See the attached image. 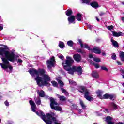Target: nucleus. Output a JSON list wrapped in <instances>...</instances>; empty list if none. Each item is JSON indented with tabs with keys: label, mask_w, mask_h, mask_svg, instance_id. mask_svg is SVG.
Wrapping results in <instances>:
<instances>
[{
	"label": "nucleus",
	"mask_w": 124,
	"mask_h": 124,
	"mask_svg": "<svg viewBox=\"0 0 124 124\" xmlns=\"http://www.w3.org/2000/svg\"><path fill=\"white\" fill-rule=\"evenodd\" d=\"M111 58L112 60H116L117 59V56H116V54L113 53L112 54Z\"/></svg>",
	"instance_id": "obj_35"
},
{
	"label": "nucleus",
	"mask_w": 124,
	"mask_h": 124,
	"mask_svg": "<svg viewBox=\"0 0 124 124\" xmlns=\"http://www.w3.org/2000/svg\"><path fill=\"white\" fill-rule=\"evenodd\" d=\"M111 108H113V110H117L118 109V106L114 102H112L110 104Z\"/></svg>",
	"instance_id": "obj_21"
},
{
	"label": "nucleus",
	"mask_w": 124,
	"mask_h": 124,
	"mask_svg": "<svg viewBox=\"0 0 124 124\" xmlns=\"http://www.w3.org/2000/svg\"><path fill=\"white\" fill-rule=\"evenodd\" d=\"M122 20L123 22H124V17H123L122 18Z\"/></svg>",
	"instance_id": "obj_52"
},
{
	"label": "nucleus",
	"mask_w": 124,
	"mask_h": 124,
	"mask_svg": "<svg viewBox=\"0 0 124 124\" xmlns=\"http://www.w3.org/2000/svg\"><path fill=\"white\" fill-rule=\"evenodd\" d=\"M78 112L80 114H81L82 113V112H83V110H82V109H79V110H78Z\"/></svg>",
	"instance_id": "obj_50"
},
{
	"label": "nucleus",
	"mask_w": 124,
	"mask_h": 124,
	"mask_svg": "<svg viewBox=\"0 0 124 124\" xmlns=\"http://www.w3.org/2000/svg\"><path fill=\"white\" fill-rule=\"evenodd\" d=\"M78 53H81V54H83L84 53V51H82V49H79L78 50Z\"/></svg>",
	"instance_id": "obj_42"
},
{
	"label": "nucleus",
	"mask_w": 124,
	"mask_h": 124,
	"mask_svg": "<svg viewBox=\"0 0 124 124\" xmlns=\"http://www.w3.org/2000/svg\"><path fill=\"white\" fill-rule=\"evenodd\" d=\"M101 69H102V70H105V71H107V72L109 71V70L108 69V68H106L105 66H101Z\"/></svg>",
	"instance_id": "obj_33"
},
{
	"label": "nucleus",
	"mask_w": 124,
	"mask_h": 124,
	"mask_svg": "<svg viewBox=\"0 0 124 124\" xmlns=\"http://www.w3.org/2000/svg\"><path fill=\"white\" fill-rule=\"evenodd\" d=\"M117 63L118 65H122V63H121V62L117 61Z\"/></svg>",
	"instance_id": "obj_45"
},
{
	"label": "nucleus",
	"mask_w": 124,
	"mask_h": 124,
	"mask_svg": "<svg viewBox=\"0 0 124 124\" xmlns=\"http://www.w3.org/2000/svg\"><path fill=\"white\" fill-rule=\"evenodd\" d=\"M96 116H101V115H102V114L101 113H99L98 112H96Z\"/></svg>",
	"instance_id": "obj_47"
},
{
	"label": "nucleus",
	"mask_w": 124,
	"mask_h": 124,
	"mask_svg": "<svg viewBox=\"0 0 124 124\" xmlns=\"http://www.w3.org/2000/svg\"><path fill=\"white\" fill-rule=\"evenodd\" d=\"M78 41L80 44V46L81 48H85V49H87V50H90V46L86 44H84L83 45V43H82V40L79 39Z\"/></svg>",
	"instance_id": "obj_13"
},
{
	"label": "nucleus",
	"mask_w": 124,
	"mask_h": 124,
	"mask_svg": "<svg viewBox=\"0 0 124 124\" xmlns=\"http://www.w3.org/2000/svg\"><path fill=\"white\" fill-rule=\"evenodd\" d=\"M105 111L107 113H109V110L107 108L105 109Z\"/></svg>",
	"instance_id": "obj_48"
},
{
	"label": "nucleus",
	"mask_w": 124,
	"mask_h": 124,
	"mask_svg": "<svg viewBox=\"0 0 124 124\" xmlns=\"http://www.w3.org/2000/svg\"><path fill=\"white\" fill-rule=\"evenodd\" d=\"M37 93L39 94L40 97H44V96H45V94L44 93V91H43V90H41L40 91L39 90H37Z\"/></svg>",
	"instance_id": "obj_17"
},
{
	"label": "nucleus",
	"mask_w": 124,
	"mask_h": 124,
	"mask_svg": "<svg viewBox=\"0 0 124 124\" xmlns=\"http://www.w3.org/2000/svg\"><path fill=\"white\" fill-rule=\"evenodd\" d=\"M92 76L93 78L97 79L99 76H98V73L96 71H93L92 72Z\"/></svg>",
	"instance_id": "obj_20"
},
{
	"label": "nucleus",
	"mask_w": 124,
	"mask_h": 124,
	"mask_svg": "<svg viewBox=\"0 0 124 124\" xmlns=\"http://www.w3.org/2000/svg\"><path fill=\"white\" fill-rule=\"evenodd\" d=\"M1 98H2V97H1V96H0V99H1Z\"/></svg>",
	"instance_id": "obj_53"
},
{
	"label": "nucleus",
	"mask_w": 124,
	"mask_h": 124,
	"mask_svg": "<svg viewBox=\"0 0 124 124\" xmlns=\"http://www.w3.org/2000/svg\"><path fill=\"white\" fill-rule=\"evenodd\" d=\"M50 107L53 110H55V111H59V112H62V108L60 106H59V103L56 101L55 99L51 97L50 98Z\"/></svg>",
	"instance_id": "obj_6"
},
{
	"label": "nucleus",
	"mask_w": 124,
	"mask_h": 124,
	"mask_svg": "<svg viewBox=\"0 0 124 124\" xmlns=\"http://www.w3.org/2000/svg\"><path fill=\"white\" fill-rule=\"evenodd\" d=\"M89 51H91L93 53H95V54H100V53H101L100 49L97 47H95L93 49L90 47V50H89Z\"/></svg>",
	"instance_id": "obj_10"
},
{
	"label": "nucleus",
	"mask_w": 124,
	"mask_h": 124,
	"mask_svg": "<svg viewBox=\"0 0 124 124\" xmlns=\"http://www.w3.org/2000/svg\"><path fill=\"white\" fill-rule=\"evenodd\" d=\"M0 58L2 61V63H0L1 67L7 72L12 70V66L9 64V61L14 62L15 61V53L11 50H6L5 48L0 49Z\"/></svg>",
	"instance_id": "obj_2"
},
{
	"label": "nucleus",
	"mask_w": 124,
	"mask_h": 124,
	"mask_svg": "<svg viewBox=\"0 0 124 124\" xmlns=\"http://www.w3.org/2000/svg\"><path fill=\"white\" fill-rule=\"evenodd\" d=\"M69 82L70 85H72L73 86H76V85H77V83H76V82H75V81L73 80L69 79Z\"/></svg>",
	"instance_id": "obj_28"
},
{
	"label": "nucleus",
	"mask_w": 124,
	"mask_h": 124,
	"mask_svg": "<svg viewBox=\"0 0 124 124\" xmlns=\"http://www.w3.org/2000/svg\"><path fill=\"white\" fill-rule=\"evenodd\" d=\"M73 62H74V60H73L72 57L70 56H67L66 60L65 61V63H62V65L64 69L68 71V73H69V74L73 75L74 72H78V75H81L83 73L82 67L75 66L71 67Z\"/></svg>",
	"instance_id": "obj_4"
},
{
	"label": "nucleus",
	"mask_w": 124,
	"mask_h": 124,
	"mask_svg": "<svg viewBox=\"0 0 124 124\" xmlns=\"http://www.w3.org/2000/svg\"><path fill=\"white\" fill-rule=\"evenodd\" d=\"M57 82H58V83L60 84V89L62 93H64L65 95H68L69 94L68 93V92L66 91V90L63 88H62V87L64 86L63 82L60 79H57Z\"/></svg>",
	"instance_id": "obj_8"
},
{
	"label": "nucleus",
	"mask_w": 124,
	"mask_h": 124,
	"mask_svg": "<svg viewBox=\"0 0 124 124\" xmlns=\"http://www.w3.org/2000/svg\"><path fill=\"white\" fill-rule=\"evenodd\" d=\"M111 42H112L114 47H115V48H118V47H119V44H118V42L115 41L113 38H111Z\"/></svg>",
	"instance_id": "obj_16"
},
{
	"label": "nucleus",
	"mask_w": 124,
	"mask_h": 124,
	"mask_svg": "<svg viewBox=\"0 0 124 124\" xmlns=\"http://www.w3.org/2000/svg\"><path fill=\"white\" fill-rule=\"evenodd\" d=\"M0 123H1V119H0Z\"/></svg>",
	"instance_id": "obj_54"
},
{
	"label": "nucleus",
	"mask_w": 124,
	"mask_h": 124,
	"mask_svg": "<svg viewBox=\"0 0 124 124\" xmlns=\"http://www.w3.org/2000/svg\"><path fill=\"white\" fill-rule=\"evenodd\" d=\"M78 90L81 93H84V97L88 100L89 101H93V98L90 96V91L87 89L85 87L83 86H78Z\"/></svg>",
	"instance_id": "obj_5"
},
{
	"label": "nucleus",
	"mask_w": 124,
	"mask_h": 124,
	"mask_svg": "<svg viewBox=\"0 0 124 124\" xmlns=\"http://www.w3.org/2000/svg\"><path fill=\"white\" fill-rule=\"evenodd\" d=\"M91 63H92V64H93V65H94V67H95V68H99V65H98V64H95L93 62H91Z\"/></svg>",
	"instance_id": "obj_36"
},
{
	"label": "nucleus",
	"mask_w": 124,
	"mask_h": 124,
	"mask_svg": "<svg viewBox=\"0 0 124 124\" xmlns=\"http://www.w3.org/2000/svg\"><path fill=\"white\" fill-rule=\"evenodd\" d=\"M123 93H124V90H123Z\"/></svg>",
	"instance_id": "obj_57"
},
{
	"label": "nucleus",
	"mask_w": 124,
	"mask_h": 124,
	"mask_svg": "<svg viewBox=\"0 0 124 124\" xmlns=\"http://www.w3.org/2000/svg\"><path fill=\"white\" fill-rule=\"evenodd\" d=\"M67 16H70L72 14V10L71 9H68L65 12Z\"/></svg>",
	"instance_id": "obj_26"
},
{
	"label": "nucleus",
	"mask_w": 124,
	"mask_h": 124,
	"mask_svg": "<svg viewBox=\"0 0 124 124\" xmlns=\"http://www.w3.org/2000/svg\"><path fill=\"white\" fill-rule=\"evenodd\" d=\"M18 63H23V60L21 59H18L17 60Z\"/></svg>",
	"instance_id": "obj_39"
},
{
	"label": "nucleus",
	"mask_w": 124,
	"mask_h": 124,
	"mask_svg": "<svg viewBox=\"0 0 124 124\" xmlns=\"http://www.w3.org/2000/svg\"><path fill=\"white\" fill-rule=\"evenodd\" d=\"M90 5L94 8L98 7V4L96 2H93L90 4Z\"/></svg>",
	"instance_id": "obj_22"
},
{
	"label": "nucleus",
	"mask_w": 124,
	"mask_h": 124,
	"mask_svg": "<svg viewBox=\"0 0 124 124\" xmlns=\"http://www.w3.org/2000/svg\"><path fill=\"white\" fill-rule=\"evenodd\" d=\"M80 105H81L82 109L84 110H86V105H85V104H84V102L82 100H80Z\"/></svg>",
	"instance_id": "obj_25"
},
{
	"label": "nucleus",
	"mask_w": 124,
	"mask_h": 124,
	"mask_svg": "<svg viewBox=\"0 0 124 124\" xmlns=\"http://www.w3.org/2000/svg\"><path fill=\"white\" fill-rule=\"evenodd\" d=\"M74 60L76 61V62H81V60H82V56L80 54H74L73 56Z\"/></svg>",
	"instance_id": "obj_11"
},
{
	"label": "nucleus",
	"mask_w": 124,
	"mask_h": 124,
	"mask_svg": "<svg viewBox=\"0 0 124 124\" xmlns=\"http://www.w3.org/2000/svg\"><path fill=\"white\" fill-rule=\"evenodd\" d=\"M102 55L104 57H106V53H105V51L102 52Z\"/></svg>",
	"instance_id": "obj_44"
},
{
	"label": "nucleus",
	"mask_w": 124,
	"mask_h": 124,
	"mask_svg": "<svg viewBox=\"0 0 124 124\" xmlns=\"http://www.w3.org/2000/svg\"><path fill=\"white\" fill-rule=\"evenodd\" d=\"M58 58H59V59H61V60H63V59H64V57L62 54H59L58 55Z\"/></svg>",
	"instance_id": "obj_37"
},
{
	"label": "nucleus",
	"mask_w": 124,
	"mask_h": 124,
	"mask_svg": "<svg viewBox=\"0 0 124 124\" xmlns=\"http://www.w3.org/2000/svg\"><path fill=\"white\" fill-rule=\"evenodd\" d=\"M83 3H86V4H90L91 0H81Z\"/></svg>",
	"instance_id": "obj_30"
},
{
	"label": "nucleus",
	"mask_w": 124,
	"mask_h": 124,
	"mask_svg": "<svg viewBox=\"0 0 124 124\" xmlns=\"http://www.w3.org/2000/svg\"><path fill=\"white\" fill-rule=\"evenodd\" d=\"M47 64V68L48 69H51V67H54L56 61H55V57H52L50 60L46 62Z\"/></svg>",
	"instance_id": "obj_7"
},
{
	"label": "nucleus",
	"mask_w": 124,
	"mask_h": 124,
	"mask_svg": "<svg viewBox=\"0 0 124 124\" xmlns=\"http://www.w3.org/2000/svg\"><path fill=\"white\" fill-rule=\"evenodd\" d=\"M59 46L60 48H64V43L62 42H60L59 44Z\"/></svg>",
	"instance_id": "obj_29"
},
{
	"label": "nucleus",
	"mask_w": 124,
	"mask_h": 124,
	"mask_svg": "<svg viewBox=\"0 0 124 124\" xmlns=\"http://www.w3.org/2000/svg\"><path fill=\"white\" fill-rule=\"evenodd\" d=\"M108 98H109L111 100H114L115 98H116V95L108 93H106L103 95L102 99H108Z\"/></svg>",
	"instance_id": "obj_9"
},
{
	"label": "nucleus",
	"mask_w": 124,
	"mask_h": 124,
	"mask_svg": "<svg viewBox=\"0 0 124 124\" xmlns=\"http://www.w3.org/2000/svg\"><path fill=\"white\" fill-rule=\"evenodd\" d=\"M2 30H3V25L0 24V30L2 31Z\"/></svg>",
	"instance_id": "obj_41"
},
{
	"label": "nucleus",
	"mask_w": 124,
	"mask_h": 124,
	"mask_svg": "<svg viewBox=\"0 0 124 124\" xmlns=\"http://www.w3.org/2000/svg\"><path fill=\"white\" fill-rule=\"evenodd\" d=\"M111 32H112V34L113 36H115L116 37H119V36H124V34L123 32H116L114 31H111Z\"/></svg>",
	"instance_id": "obj_14"
},
{
	"label": "nucleus",
	"mask_w": 124,
	"mask_h": 124,
	"mask_svg": "<svg viewBox=\"0 0 124 124\" xmlns=\"http://www.w3.org/2000/svg\"><path fill=\"white\" fill-rule=\"evenodd\" d=\"M112 120L113 118L110 116H108L106 118V122H107V124H114V123L112 122Z\"/></svg>",
	"instance_id": "obj_15"
},
{
	"label": "nucleus",
	"mask_w": 124,
	"mask_h": 124,
	"mask_svg": "<svg viewBox=\"0 0 124 124\" xmlns=\"http://www.w3.org/2000/svg\"><path fill=\"white\" fill-rule=\"evenodd\" d=\"M119 56L121 61L124 62V52L122 51H120L119 53Z\"/></svg>",
	"instance_id": "obj_24"
},
{
	"label": "nucleus",
	"mask_w": 124,
	"mask_h": 124,
	"mask_svg": "<svg viewBox=\"0 0 124 124\" xmlns=\"http://www.w3.org/2000/svg\"><path fill=\"white\" fill-rule=\"evenodd\" d=\"M105 13L102 12H101L100 13H99V15L100 16H102L103 15H104Z\"/></svg>",
	"instance_id": "obj_46"
},
{
	"label": "nucleus",
	"mask_w": 124,
	"mask_h": 124,
	"mask_svg": "<svg viewBox=\"0 0 124 124\" xmlns=\"http://www.w3.org/2000/svg\"><path fill=\"white\" fill-rule=\"evenodd\" d=\"M96 19L97 20V21L98 22H99V19H98V17H96Z\"/></svg>",
	"instance_id": "obj_51"
},
{
	"label": "nucleus",
	"mask_w": 124,
	"mask_h": 124,
	"mask_svg": "<svg viewBox=\"0 0 124 124\" xmlns=\"http://www.w3.org/2000/svg\"><path fill=\"white\" fill-rule=\"evenodd\" d=\"M76 18L78 21H82V15H81V14H78Z\"/></svg>",
	"instance_id": "obj_23"
},
{
	"label": "nucleus",
	"mask_w": 124,
	"mask_h": 124,
	"mask_svg": "<svg viewBox=\"0 0 124 124\" xmlns=\"http://www.w3.org/2000/svg\"><path fill=\"white\" fill-rule=\"evenodd\" d=\"M94 124H97V123H94Z\"/></svg>",
	"instance_id": "obj_56"
},
{
	"label": "nucleus",
	"mask_w": 124,
	"mask_h": 124,
	"mask_svg": "<svg viewBox=\"0 0 124 124\" xmlns=\"http://www.w3.org/2000/svg\"><path fill=\"white\" fill-rule=\"evenodd\" d=\"M96 94L99 98H100V99H102V97L103 96H102V95L103 94V92L99 90L96 92Z\"/></svg>",
	"instance_id": "obj_18"
},
{
	"label": "nucleus",
	"mask_w": 124,
	"mask_h": 124,
	"mask_svg": "<svg viewBox=\"0 0 124 124\" xmlns=\"http://www.w3.org/2000/svg\"><path fill=\"white\" fill-rule=\"evenodd\" d=\"M93 60L94 62H100V59H99L97 57L93 58Z\"/></svg>",
	"instance_id": "obj_32"
},
{
	"label": "nucleus",
	"mask_w": 124,
	"mask_h": 124,
	"mask_svg": "<svg viewBox=\"0 0 124 124\" xmlns=\"http://www.w3.org/2000/svg\"><path fill=\"white\" fill-rule=\"evenodd\" d=\"M28 72L33 77L36 76L35 80L39 87H42L43 86L49 87L50 86L49 82L51 80V78L49 75L45 74L46 72L44 69H39L38 70L31 69L29 70Z\"/></svg>",
	"instance_id": "obj_1"
},
{
	"label": "nucleus",
	"mask_w": 124,
	"mask_h": 124,
	"mask_svg": "<svg viewBox=\"0 0 124 124\" xmlns=\"http://www.w3.org/2000/svg\"><path fill=\"white\" fill-rule=\"evenodd\" d=\"M87 26H88V29H90V30H92V29H93V26L91 25L90 24H88L87 25Z\"/></svg>",
	"instance_id": "obj_40"
},
{
	"label": "nucleus",
	"mask_w": 124,
	"mask_h": 124,
	"mask_svg": "<svg viewBox=\"0 0 124 124\" xmlns=\"http://www.w3.org/2000/svg\"><path fill=\"white\" fill-rule=\"evenodd\" d=\"M35 102L36 104H37L38 105H40V104H41V101L40 100V97H38L37 98V99L35 100Z\"/></svg>",
	"instance_id": "obj_27"
},
{
	"label": "nucleus",
	"mask_w": 124,
	"mask_h": 124,
	"mask_svg": "<svg viewBox=\"0 0 124 124\" xmlns=\"http://www.w3.org/2000/svg\"><path fill=\"white\" fill-rule=\"evenodd\" d=\"M51 83L53 87H58V83L55 81H51Z\"/></svg>",
	"instance_id": "obj_34"
},
{
	"label": "nucleus",
	"mask_w": 124,
	"mask_h": 124,
	"mask_svg": "<svg viewBox=\"0 0 124 124\" xmlns=\"http://www.w3.org/2000/svg\"><path fill=\"white\" fill-rule=\"evenodd\" d=\"M5 105H6V106H9V103H8L7 101H6L5 102Z\"/></svg>",
	"instance_id": "obj_43"
},
{
	"label": "nucleus",
	"mask_w": 124,
	"mask_h": 124,
	"mask_svg": "<svg viewBox=\"0 0 124 124\" xmlns=\"http://www.w3.org/2000/svg\"><path fill=\"white\" fill-rule=\"evenodd\" d=\"M57 97L59 98L60 101H65L66 98L64 96H61L59 94H57Z\"/></svg>",
	"instance_id": "obj_19"
},
{
	"label": "nucleus",
	"mask_w": 124,
	"mask_h": 124,
	"mask_svg": "<svg viewBox=\"0 0 124 124\" xmlns=\"http://www.w3.org/2000/svg\"><path fill=\"white\" fill-rule=\"evenodd\" d=\"M113 28H114V26H113L112 25L108 26L107 27V29H108V30H109V31H111V30H113Z\"/></svg>",
	"instance_id": "obj_38"
},
{
	"label": "nucleus",
	"mask_w": 124,
	"mask_h": 124,
	"mask_svg": "<svg viewBox=\"0 0 124 124\" xmlns=\"http://www.w3.org/2000/svg\"><path fill=\"white\" fill-rule=\"evenodd\" d=\"M29 103L31 106L32 111L33 112H35L36 115L39 116V117H40L46 124H53L52 122L54 123V124H61V123L56 119V118L53 117L51 114L47 113L45 115L44 113L41 111H39V112L35 111L36 105H35V103H34L32 100H30Z\"/></svg>",
	"instance_id": "obj_3"
},
{
	"label": "nucleus",
	"mask_w": 124,
	"mask_h": 124,
	"mask_svg": "<svg viewBox=\"0 0 124 124\" xmlns=\"http://www.w3.org/2000/svg\"><path fill=\"white\" fill-rule=\"evenodd\" d=\"M67 43L68 46H70V47H72V46H73V42L72 41H69Z\"/></svg>",
	"instance_id": "obj_31"
},
{
	"label": "nucleus",
	"mask_w": 124,
	"mask_h": 124,
	"mask_svg": "<svg viewBox=\"0 0 124 124\" xmlns=\"http://www.w3.org/2000/svg\"><path fill=\"white\" fill-rule=\"evenodd\" d=\"M89 58H90V59H92V58H93V56L92 54H90Z\"/></svg>",
	"instance_id": "obj_49"
},
{
	"label": "nucleus",
	"mask_w": 124,
	"mask_h": 124,
	"mask_svg": "<svg viewBox=\"0 0 124 124\" xmlns=\"http://www.w3.org/2000/svg\"><path fill=\"white\" fill-rule=\"evenodd\" d=\"M69 24H75V16H71L68 18Z\"/></svg>",
	"instance_id": "obj_12"
},
{
	"label": "nucleus",
	"mask_w": 124,
	"mask_h": 124,
	"mask_svg": "<svg viewBox=\"0 0 124 124\" xmlns=\"http://www.w3.org/2000/svg\"><path fill=\"white\" fill-rule=\"evenodd\" d=\"M122 4H123V5H124V2H122Z\"/></svg>",
	"instance_id": "obj_55"
}]
</instances>
